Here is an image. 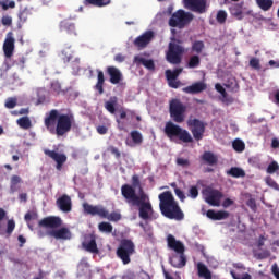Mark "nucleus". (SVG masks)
<instances>
[{"mask_svg":"<svg viewBox=\"0 0 279 279\" xmlns=\"http://www.w3.org/2000/svg\"><path fill=\"white\" fill-rule=\"evenodd\" d=\"M44 125L49 134L66 136L75 125V116L73 112L60 113L58 109H51L44 118Z\"/></svg>","mask_w":279,"mask_h":279,"instance_id":"obj_1","label":"nucleus"},{"mask_svg":"<svg viewBox=\"0 0 279 279\" xmlns=\"http://www.w3.org/2000/svg\"><path fill=\"white\" fill-rule=\"evenodd\" d=\"M121 195L124 197L126 204H131V206H137L140 208L141 219H144V221L149 219V215L154 213V208L149 202V196H147L145 192L142 191L138 195L132 185L123 184L121 186Z\"/></svg>","mask_w":279,"mask_h":279,"instance_id":"obj_2","label":"nucleus"},{"mask_svg":"<svg viewBox=\"0 0 279 279\" xmlns=\"http://www.w3.org/2000/svg\"><path fill=\"white\" fill-rule=\"evenodd\" d=\"M158 198L160 213L163 217L174 221H184V211H182L180 204L175 201L173 193L170 191L162 192Z\"/></svg>","mask_w":279,"mask_h":279,"instance_id":"obj_3","label":"nucleus"},{"mask_svg":"<svg viewBox=\"0 0 279 279\" xmlns=\"http://www.w3.org/2000/svg\"><path fill=\"white\" fill-rule=\"evenodd\" d=\"M168 247L173 250L177 254L170 258V264L175 269H182L186 265V257L184 256V244L181 241L175 240V236L169 234L167 238Z\"/></svg>","mask_w":279,"mask_h":279,"instance_id":"obj_4","label":"nucleus"},{"mask_svg":"<svg viewBox=\"0 0 279 279\" xmlns=\"http://www.w3.org/2000/svg\"><path fill=\"white\" fill-rule=\"evenodd\" d=\"M83 210L85 215H90L92 217H100L101 219H108V221H121V214L117 211L108 213L101 205H90L88 203H83Z\"/></svg>","mask_w":279,"mask_h":279,"instance_id":"obj_5","label":"nucleus"},{"mask_svg":"<svg viewBox=\"0 0 279 279\" xmlns=\"http://www.w3.org/2000/svg\"><path fill=\"white\" fill-rule=\"evenodd\" d=\"M163 132L170 141L179 138L182 143H193V136H191V133H189L186 129H182L180 125L171 121L166 123Z\"/></svg>","mask_w":279,"mask_h":279,"instance_id":"obj_6","label":"nucleus"},{"mask_svg":"<svg viewBox=\"0 0 279 279\" xmlns=\"http://www.w3.org/2000/svg\"><path fill=\"white\" fill-rule=\"evenodd\" d=\"M136 252V245L132 240L123 239L120 241V244L116 251V255L120 260H122L123 265H130L132 263V256Z\"/></svg>","mask_w":279,"mask_h":279,"instance_id":"obj_7","label":"nucleus"},{"mask_svg":"<svg viewBox=\"0 0 279 279\" xmlns=\"http://www.w3.org/2000/svg\"><path fill=\"white\" fill-rule=\"evenodd\" d=\"M194 16L193 13L186 12L184 10L175 11L171 17L169 19V26L170 27H178L179 29H184L191 21H193Z\"/></svg>","mask_w":279,"mask_h":279,"instance_id":"obj_8","label":"nucleus"},{"mask_svg":"<svg viewBox=\"0 0 279 279\" xmlns=\"http://www.w3.org/2000/svg\"><path fill=\"white\" fill-rule=\"evenodd\" d=\"M169 112L174 123H184V119L186 118V107L180 99L170 100Z\"/></svg>","mask_w":279,"mask_h":279,"instance_id":"obj_9","label":"nucleus"},{"mask_svg":"<svg viewBox=\"0 0 279 279\" xmlns=\"http://www.w3.org/2000/svg\"><path fill=\"white\" fill-rule=\"evenodd\" d=\"M184 53L185 50L182 45L170 41L166 53V60L170 64H181Z\"/></svg>","mask_w":279,"mask_h":279,"instance_id":"obj_10","label":"nucleus"},{"mask_svg":"<svg viewBox=\"0 0 279 279\" xmlns=\"http://www.w3.org/2000/svg\"><path fill=\"white\" fill-rule=\"evenodd\" d=\"M186 123L190 132H192L193 138L195 141H202V138H204V134L206 133V123L193 117H190Z\"/></svg>","mask_w":279,"mask_h":279,"instance_id":"obj_11","label":"nucleus"},{"mask_svg":"<svg viewBox=\"0 0 279 279\" xmlns=\"http://www.w3.org/2000/svg\"><path fill=\"white\" fill-rule=\"evenodd\" d=\"M205 202L209 204V206H221V199H223V192L219 190H215L213 187H207L204 192Z\"/></svg>","mask_w":279,"mask_h":279,"instance_id":"obj_12","label":"nucleus"},{"mask_svg":"<svg viewBox=\"0 0 279 279\" xmlns=\"http://www.w3.org/2000/svg\"><path fill=\"white\" fill-rule=\"evenodd\" d=\"M44 154L45 156H48V158H51V160L56 161L57 171H62V167H64V163L68 160L66 155L60 154L56 150H49V149H44Z\"/></svg>","mask_w":279,"mask_h":279,"instance_id":"obj_13","label":"nucleus"},{"mask_svg":"<svg viewBox=\"0 0 279 279\" xmlns=\"http://www.w3.org/2000/svg\"><path fill=\"white\" fill-rule=\"evenodd\" d=\"M183 2L185 8L192 12L206 13V0H183Z\"/></svg>","mask_w":279,"mask_h":279,"instance_id":"obj_14","label":"nucleus"},{"mask_svg":"<svg viewBox=\"0 0 279 279\" xmlns=\"http://www.w3.org/2000/svg\"><path fill=\"white\" fill-rule=\"evenodd\" d=\"M106 73L109 76L110 84L117 85L123 82V73L121 70L114 65H110L106 68Z\"/></svg>","mask_w":279,"mask_h":279,"instance_id":"obj_15","label":"nucleus"},{"mask_svg":"<svg viewBox=\"0 0 279 279\" xmlns=\"http://www.w3.org/2000/svg\"><path fill=\"white\" fill-rule=\"evenodd\" d=\"M62 226V219L56 216H49L39 221L40 228H51V230H56V228H60Z\"/></svg>","mask_w":279,"mask_h":279,"instance_id":"obj_16","label":"nucleus"},{"mask_svg":"<svg viewBox=\"0 0 279 279\" xmlns=\"http://www.w3.org/2000/svg\"><path fill=\"white\" fill-rule=\"evenodd\" d=\"M48 236H52L57 240L68 241L71 239V230L66 227H62L60 229H52L47 232Z\"/></svg>","mask_w":279,"mask_h":279,"instance_id":"obj_17","label":"nucleus"},{"mask_svg":"<svg viewBox=\"0 0 279 279\" xmlns=\"http://www.w3.org/2000/svg\"><path fill=\"white\" fill-rule=\"evenodd\" d=\"M56 204L62 213H71L73 210V202L71 201V196L66 194L59 197Z\"/></svg>","mask_w":279,"mask_h":279,"instance_id":"obj_18","label":"nucleus"},{"mask_svg":"<svg viewBox=\"0 0 279 279\" xmlns=\"http://www.w3.org/2000/svg\"><path fill=\"white\" fill-rule=\"evenodd\" d=\"M154 39V33L153 31H147L134 40L135 47H138V49H145L147 45L151 43Z\"/></svg>","mask_w":279,"mask_h":279,"instance_id":"obj_19","label":"nucleus"},{"mask_svg":"<svg viewBox=\"0 0 279 279\" xmlns=\"http://www.w3.org/2000/svg\"><path fill=\"white\" fill-rule=\"evenodd\" d=\"M206 88H208V85H206L205 82L201 81L184 87L183 93H186V95H199V93H204Z\"/></svg>","mask_w":279,"mask_h":279,"instance_id":"obj_20","label":"nucleus"},{"mask_svg":"<svg viewBox=\"0 0 279 279\" xmlns=\"http://www.w3.org/2000/svg\"><path fill=\"white\" fill-rule=\"evenodd\" d=\"M206 217L211 219V221H223V219H228V217H230V213L226 210L215 211L214 209H208Z\"/></svg>","mask_w":279,"mask_h":279,"instance_id":"obj_21","label":"nucleus"},{"mask_svg":"<svg viewBox=\"0 0 279 279\" xmlns=\"http://www.w3.org/2000/svg\"><path fill=\"white\" fill-rule=\"evenodd\" d=\"M201 160L204 165H208L209 167H215V165L219 162V158L213 151H204L201 156Z\"/></svg>","mask_w":279,"mask_h":279,"instance_id":"obj_22","label":"nucleus"},{"mask_svg":"<svg viewBox=\"0 0 279 279\" xmlns=\"http://www.w3.org/2000/svg\"><path fill=\"white\" fill-rule=\"evenodd\" d=\"M97 73V82L94 86V90H97L99 95H104V86H106V76L104 75V71L96 70Z\"/></svg>","mask_w":279,"mask_h":279,"instance_id":"obj_23","label":"nucleus"},{"mask_svg":"<svg viewBox=\"0 0 279 279\" xmlns=\"http://www.w3.org/2000/svg\"><path fill=\"white\" fill-rule=\"evenodd\" d=\"M134 63L137 65L143 64V66H145V69H148V71H156V63H154V60L151 59H145L141 56H135Z\"/></svg>","mask_w":279,"mask_h":279,"instance_id":"obj_24","label":"nucleus"},{"mask_svg":"<svg viewBox=\"0 0 279 279\" xmlns=\"http://www.w3.org/2000/svg\"><path fill=\"white\" fill-rule=\"evenodd\" d=\"M196 267H197V274L199 278L213 279V272L210 271V269H208L206 264L198 262Z\"/></svg>","mask_w":279,"mask_h":279,"instance_id":"obj_25","label":"nucleus"},{"mask_svg":"<svg viewBox=\"0 0 279 279\" xmlns=\"http://www.w3.org/2000/svg\"><path fill=\"white\" fill-rule=\"evenodd\" d=\"M3 51H4L5 58H12V56L14 54V38L13 37H8L4 40Z\"/></svg>","mask_w":279,"mask_h":279,"instance_id":"obj_26","label":"nucleus"},{"mask_svg":"<svg viewBox=\"0 0 279 279\" xmlns=\"http://www.w3.org/2000/svg\"><path fill=\"white\" fill-rule=\"evenodd\" d=\"M83 247L86 252L90 254H99V248L97 247V240L95 236L90 235L89 242H83Z\"/></svg>","mask_w":279,"mask_h":279,"instance_id":"obj_27","label":"nucleus"},{"mask_svg":"<svg viewBox=\"0 0 279 279\" xmlns=\"http://www.w3.org/2000/svg\"><path fill=\"white\" fill-rule=\"evenodd\" d=\"M119 104V98L117 96H111L108 101L105 102V109L109 111L110 114L117 112V105Z\"/></svg>","mask_w":279,"mask_h":279,"instance_id":"obj_28","label":"nucleus"},{"mask_svg":"<svg viewBox=\"0 0 279 279\" xmlns=\"http://www.w3.org/2000/svg\"><path fill=\"white\" fill-rule=\"evenodd\" d=\"M111 0H83L84 5H94L95 8H106L110 5Z\"/></svg>","mask_w":279,"mask_h":279,"instance_id":"obj_29","label":"nucleus"},{"mask_svg":"<svg viewBox=\"0 0 279 279\" xmlns=\"http://www.w3.org/2000/svg\"><path fill=\"white\" fill-rule=\"evenodd\" d=\"M202 64V59L197 54H193L189 58L186 62V69H198V66Z\"/></svg>","mask_w":279,"mask_h":279,"instance_id":"obj_30","label":"nucleus"},{"mask_svg":"<svg viewBox=\"0 0 279 279\" xmlns=\"http://www.w3.org/2000/svg\"><path fill=\"white\" fill-rule=\"evenodd\" d=\"M23 182V179H21L20 175L13 174L11 177V182H10V193L14 194L16 191H19V185Z\"/></svg>","mask_w":279,"mask_h":279,"instance_id":"obj_31","label":"nucleus"},{"mask_svg":"<svg viewBox=\"0 0 279 279\" xmlns=\"http://www.w3.org/2000/svg\"><path fill=\"white\" fill-rule=\"evenodd\" d=\"M215 88L217 90V93H220V95L222 96V101L225 104H232L234 101V99H232V97L228 98V92H226V88H223V86L219 83H217L215 85Z\"/></svg>","mask_w":279,"mask_h":279,"instance_id":"obj_32","label":"nucleus"},{"mask_svg":"<svg viewBox=\"0 0 279 279\" xmlns=\"http://www.w3.org/2000/svg\"><path fill=\"white\" fill-rule=\"evenodd\" d=\"M231 15L238 19V21H243V7L241 4H234L230 8Z\"/></svg>","mask_w":279,"mask_h":279,"instance_id":"obj_33","label":"nucleus"},{"mask_svg":"<svg viewBox=\"0 0 279 279\" xmlns=\"http://www.w3.org/2000/svg\"><path fill=\"white\" fill-rule=\"evenodd\" d=\"M60 27L61 32H66V34H75V24L69 21L61 22Z\"/></svg>","mask_w":279,"mask_h":279,"instance_id":"obj_34","label":"nucleus"},{"mask_svg":"<svg viewBox=\"0 0 279 279\" xmlns=\"http://www.w3.org/2000/svg\"><path fill=\"white\" fill-rule=\"evenodd\" d=\"M256 3L264 12H268L274 8V0H256Z\"/></svg>","mask_w":279,"mask_h":279,"instance_id":"obj_35","label":"nucleus"},{"mask_svg":"<svg viewBox=\"0 0 279 279\" xmlns=\"http://www.w3.org/2000/svg\"><path fill=\"white\" fill-rule=\"evenodd\" d=\"M227 174L231 175V178H245V171L239 167H232L227 171Z\"/></svg>","mask_w":279,"mask_h":279,"instance_id":"obj_36","label":"nucleus"},{"mask_svg":"<svg viewBox=\"0 0 279 279\" xmlns=\"http://www.w3.org/2000/svg\"><path fill=\"white\" fill-rule=\"evenodd\" d=\"M182 71H183L182 68H178L174 71L167 70L166 77H167L168 82L178 80V77H180V73H182Z\"/></svg>","mask_w":279,"mask_h":279,"instance_id":"obj_37","label":"nucleus"},{"mask_svg":"<svg viewBox=\"0 0 279 279\" xmlns=\"http://www.w3.org/2000/svg\"><path fill=\"white\" fill-rule=\"evenodd\" d=\"M16 123L22 130H29V128H32V120H29V117H22L17 119Z\"/></svg>","mask_w":279,"mask_h":279,"instance_id":"obj_38","label":"nucleus"},{"mask_svg":"<svg viewBox=\"0 0 279 279\" xmlns=\"http://www.w3.org/2000/svg\"><path fill=\"white\" fill-rule=\"evenodd\" d=\"M232 147L234 151H238V154H242V151H245V142L240 138L234 140L232 143Z\"/></svg>","mask_w":279,"mask_h":279,"instance_id":"obj_39","label":"nucleus"},{"mask_svg":"<svg viewBox=\"0 0 279 279\" xmlns=\"http://www.w3.org/2000/svg\"><path fill=\"white\" fill-rule=\"evenodd\" d=\"M133 143L135 145H142L143 144V134H141V132L138 131H132L130 134Z\"/></svg>","mask_w":279,"mask_h":279,"instance_id":"obj_40","label":"nucleus"},{"mask_svg":"<svg viewBox=\"0 0 279 279\" xmlns=\"http://www.w3.org/2000/svg\"><path fill=\"white\" fill-rule=\"evenodd\" d=\"M98 230L100 232H106L107 234L112 233L113 227L110 222H100L98 225Z\"/></svg>","mask_w":279,"mask_h":279,"instance_id":"obj_41","label":"nucleus"},{"mask_svg":"<svg viewBox=\"0 0 279 279\" xmlns=\"http://www.w3.org/2000/svg\"><path fill=\"white\" fill-rule=\"evenodd\" d=\"M205 45L202 40H196L192 44V51L194 53H202L204 51Z\"/></svg>","mask_w":279,"mask_h":279,"instance_id":"obj_42","label":"nucleus"},{"mask_svg":"<svg viewBox=\"0 0 279 279\" xmlns=\"http://www.w3.org/2000/svg\"><path fill=\"white\" fill-rule=\"evenodd\" d=\"M216 20H217V23H219L220 25H223V23L228 21V13L223 10L218 11L216 15Z\"/></svg>","mask_w":279,"mask_h":279,"instance_id":"obj_43","label":"nucleus"},{"mask_svg":"<svg viewBox=\"0 0 279 279\" xmlns=\"http://www.w3.org/2000/svg\"><path fill=\"white\" fill-rule=\"evenodd\" d=\"M16 104L17 99L15 97H9L4 102V107L8 108V110H12L13 108H16Z\"/></svg>","mask_w":279,"mask_h":279,"instance_id":"obj_44","label":"nucleus"},{"mask_svg":"<svg viewBox=\"0 0 279 279\" xmlns=\"http://www.w3.org/2000/svg\"><path fill=\"white\" fill-rule=\"evenodd\" d=\"M88 267H90V264H88V259L86 257H83L77 265L78 271H84V269H88Z\"/></svg>","mask_w":279,"mask_h":279,"instance_id":"obj_45","label":"nucleus"},{"mask_svg":"<svg viewBox=\"0 0 279 279\" xmlns=\"http://www.w3.org/2000/svg\"><path fill=\"white\" fill-rule=\"evenodd\" d=\"M132 189H134V191H136V187H140V193L143 191V187H141V179L138 178V175L134 174L132 177Z\"/></svg>","mask_w":279,"mask_h":279,"instance_id":"obj_46","label":"nucleus"},{"mask_svg":"<svg viewBox=\"0 0 279 279\" xmlns=\"http://www.w3.org/2000/svg\"><path fill=\"white\" fill-rule=\"evenodd\" d=\"M279 170V165L277 161H271L267 167V173L274 174Z\"/></svg>","mask_w":279,"mask_h":279,"instance_id":"obj_47","label":"nucleus"},{"mask_svg":"<svg viewBox=\"0 0 279 279\" xmlns=\"http://www.w3.org/2000/svg\"><path fill=\"white\" fill-rule=\"evenodd\" d=\"M198 196H199V190H197V186L195 185L191 186L189 190V197H191L192 199H197Z\"/></svg>","mask_w":279,"mask_h":279,"instance_id":"obj_48","label":"nucleus"},{"mask_svg":"<svg viewBox=\"0 0 279 279\" xmlns=\"http://www.w3.org/2000/svg\"><path fill=\"white\" fill-rule=\"evenodd\" d=\"M250 66L255 71H260V60L258 58H252L250 60Z\"/></svg>","mask_w":279,"mask_h":279,"instance_id":"obj_49","label":"nucleus"},{"mask_svg":"<svg viewBox=\"0 0 279 279\" xmlns=\"http://www.w3.org/2000/svg\"><path fill=\"white\" fill-rule=\"evenodd\" d=\"M14 228H16V222H14V220H8L7 222V234H12V232H14Z\"/></svg>","mask_w":279,"mask_h":279,"instance_id":"obj_50","label":"nucleus"},{"mask_svg":"<svg viewBox=\"0 0 279 279\" xmlns=\"http://www.w3.org/2000/svg\"><path fill=\"white\" fill-rule=\"evenodd\" d=\"M28 16H29V10L27 9H24L19 13V19L21 23H25Z\"/></svg>","mask_w":279,"mask_h":279,"instance_id":"obj_51","label":"nucleus"},{"mask_svg":"<svg viewBox=\"0 0 279 279\" xmlns=\"http://www.w3.org/2000/svg\"><path fill=\"white\" fill-rule=\"evenodd\" d=\"M26 223H29L32 219H38V214L34 211H27L24 216Z\"/></svg>","mask_w":279,"mask_h":279,"instance_id":"obj_52","label":"nucleus"},{"mask_svg":"<svg viewBox=\"0 0 279 279\" xmlns=\"http://www.w3.org/2000/svg\"><path fill=\"white\" fill-rule=\"evenodd\" d=\"M177 165H178L179 167H184V168H186V167H191V161H189V159L178 158V159H177Z\"/></svg>","mask_w":279,"mask_h":279,"instance_id":"obj_53","label":"nucleus"},{"mask_svg":"<svg viewBox=\"0 0 279 279\" xmlns=\"http://www.w3.org/2000/svg\"><path fill=\"white\" fill-rule=\"evenodd\" d=\"M108 151H110V154H112L117 159L121 158V151H119V148L109 146Z\"/></svg>","mask_w":279,"mask_h":279,"instance_id":"obj_54","label":"nucleus"},{"mask_svg":"<svg viewBox=\"0 0 279 279\" xmlns=\"http://www.w3.org/2000/svg\"><path fill=\"white\" fill-rule=\"evenodd\" d=\"M231 276L233 279H252V275L248 272H245L242 275V277H239V275H236L234 271H231Z\"/></svg>","mask_w":279,"mask_h":279,"instance_id":"obj_55","label":"nucleus"},{"mask_svg":"<svg viewBox=\"0 0 279 279\" xmlns=\"http://www.w3.org/2000/svg\"><path fill=\"white\" fill-rule=\"evenodd\" d=\"M1 23L2 25L10 27V25H12V17L10 15H4L2 16Z\"/></svg>","mask_w":279,"mask_h":279,"instance_id":"obj_56","label":"nucleus"},{"mask_svg":"<svg viewBox=\"0 0 279 279\" xmlns=\"http://www.w3.org/2000/svg\"><path fill=\"white\" fill-rule=\"evenodd\" d=\"M246 206H248V208H251V210H253V213H256V199L254 198H250L247 202H246Z\"/></svg>","mask_w":279,"mask_h":279,"instance_id":"obj_57","label":"nucleus"},{"mask_svg":"<svg viewBox=\"0 0 279 279\" xmlns=\"http://www.w3.org/2000/svg\"><path fill=\"white\" fill-rule=\"evenodd\" d=\"M174 193H175L177 197L180 198L181 202H184V199H186V195H184V192L181 191L179 187L174 189Z\"/></svg>","mask_w":279,"mask_h":279,"instance_id":"obj_58","label":"nucleus"},{"mask_svg":"<svg viewBox=\"0 0 279 279\" xmlns=\"http://www.w3.org/2000/svg\"><path fill=\"white\" fill-rule=\"evenodd\" d=\"M51 89L54 93H60V90H62V85H60V83H58V82H52L51 83Z\"/></svg>","mask_w":279,"mask_h":279,"instance_id":"obj_59","label":"nucleus"},{"mask_svg":"<svg viewBox=\"0 0 279 279\" xmlns=\"http://www.w3.org/2000/svg\"><path fill=\"white\" fill-rule=\"evenodd\" d=\"M10 8H16V2L10 1L9 3H2V10H10Z\"/></svg>","mask_w":279,"mask_h":279,"instance_id":"obj_60","label":"nucleus"},{"mask_svg":"<svg viewBox=\"0 0 279 279\" xmlns=\"http://www.w3.org/2000/svg\"><path fill=\"white\" fill-rule=\"evenodd\" d=\"M272 275L276 279H279V267L278 264H274L271 267Z\"/></svg>","mask_w":279,"mask_h":279,"instance_id":"obj_61","label":"nucleus"},{"mask_svg":"<svg viewBox=\"0 0 279 279\" xmlns=\"http://www.w3.org/2000/svg\"><path fill=\"white\" fill-rule=\"evenodd\" d=\"M97 132H98V134H101V135L108 134V128L105 125H99V126H97Z\"/></svg>","mask_w":279,"mask_h":279,"instance_id":"obj_62","label":"nucleus"},{"mask_svg":"<svg viewBox=\"0 0 279 279\" xmlns=\"http://www.w3.org/2000/svg\"><path fill=\"white\" fill-rule=\"evenodd\" d=\"M114 61L119 63L125 62V56H123L122 53H118L114 56Z\"/></svg>","mask_w":279,"mask_h":279,"instance_id":"obj_63","label":"nucleus"},{"mask_svg":"<svg viewBox=\"0 0 279 279\" xmlns=\"http://www.w3.org/2000/svg\"><path fill=\"white\" fill-rule=\"evenodd\" d=\"M12 114H29V109L22 108L19 111H13Z\"/></svg>","mask_w":279,"mask_h":279,"instance_id":"obj_64","label":"nucleus"}]
</instances>
